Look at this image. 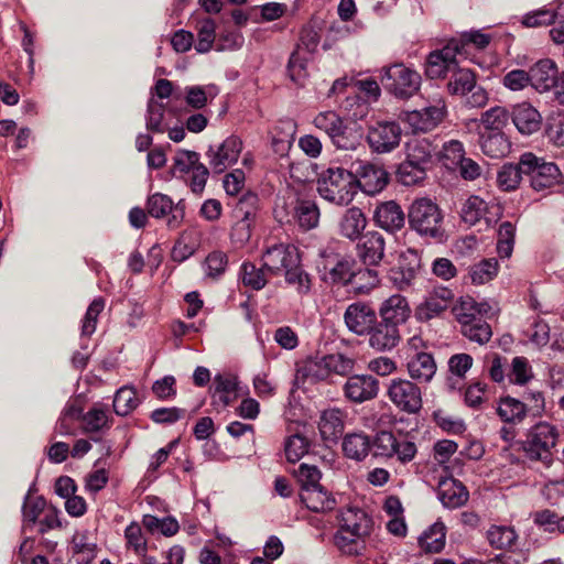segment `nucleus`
<instances>
[{"mask_svg":"<svg viewBox=\"0 0 564 564\" xmlns=\"http://www.w3.org/2000/svg\"><path fill=\"white\" fill-rule=\"evenodd\" d=\"M316 185L317 193L323 199L339 207L350 205L357 195L351 171L340 166L323 171Z\"/></svg>","mask_w":564,"mask_h":564,"instance_id":"1","label":"nucleus"},{"mask_svg":"<svg viewBox=\"0 0 564 564\" xmlns=\"http://www.w3.org/2000/svg\"><path fill=\"white\" fill-rule=\"evenodd\" d=\"M487 307L486 303H477L471 297H462L452 310L460 324L462 334L479 345L488 343L492 336L490 325L482 318Z\"/></svg>","mask_w":564,"mask_h":564,"instance_id":"2","label":"nucleus"},{"mask_svg":"<svg viewBox=\"0 0 564 564\" xmlns=\"http://www.w3.org/2000/svg\"><path fill=\"white\" fill-rule=\"evenodd\" d=\"M409 225L421 237L442 240L444 237L443 215L430 198H417L409 208Z\"/></svg>","mask_w":564,"mask_h":564,"instance_id":"3","label":"nucleus"},{"mask_svg":"<svg viewBox=\"0 0 564 564\" xmlns=\"http://www.w3.org/2000/svg\"><path fill=\"white\" fill-rule=\"evenodd\" d=\"M558 437L557 429L547 423L535 424L528 433L523 443L525 457L531 462H540L544 467L553 463V452Z\"/></svg>","mask_w":564,"mask_h":564,"instance_id":"4","label":"nucleus"},{"mask_svg":"<svg viewBox=\"0 0 564 564\" xmlns=\"http://www.w3.org/2000/svg\"><path fill=\"white\" fill-rule=\"evenodd\" d=\"M355 359L344 354H330L321 359L308 360L297 370L296 379L315 383L327 379L332 373L348 376L352 372Z\"/></svg>","mask_w":564,"mask_h":564,"instance_id":"5","label":"nucleus"},{"mask_svg":"<svg viewBox=\"0 0 564 564\" xmlns=\"http://www.w3.org/2000/svg\"><path fill=\"white\" fill-rule=\"evenodd\" d=\"M521 169L529 177L530 186L536 192L550 189L563 178L561 169L554 162H547L532 152L521 154Z\"/></svg>","mask_w":564,"mask_h":564,"instance_id":"6","label":"nucleus"},{"mask_svg":"<svg viewBox=\"0 0 564 564\" xmlns=\"http://www.w3.org/2000/svg\"><path fill=\"white\" fill-rule=\"evenodd\" d=\"M357 192L360 189L369 196L382 192L389 183V173L380 163L368 160H356L350 164Z\"/></svg>","mask_w":564,"mask_h":564,"instance_id":"7","label":"nucleus"},{"mask_svg":"<svg viewBox=\"0 0 564 564\" xmlns=\"http://www.w3.org/2000/svg\"><path fill=\"white\" fill-rule=\"evenodd\" d=\"M402 129L392 120H377L369 124L367 143L371 152L387 154L394 151L401 143Z\"/></svg>","mask_w":564,"mask_h":564,"instance_id":"8","label":"nucleus"},{"mask_svg":"<svg viewBox=\"0 0 564 564\" xmlns=\"http://www.w3.org/2000/svg\"><path fill=\"white\" fill-rule=\"evenodd\" d=\"M381 83L394 96L409 98L417 91L421 76L402 64H395L384 70Z\"/></svg>","mask_w":564,"mask_h":564,"instance_id":"9","label":"nucleus"},{"mask_svg":"<svg viewBox=\"0 0 564 564\" xmlns=\"http://www.w3.org/2000/svg\"><path fill=\"white\" fill-rule=\"evenodd\" d=\"M387 395L398 410L408 414H416L422 409V391L410 380L392 379Z\"/></svg>","mask_w":564,"mask_h":564,"instance_id":"10","label":"nucleus"},{"mask_svg":"<svg viewBox=\"0 0 564 564\" xmlns=\"http://www.w3.org/2000/svg\"><path fill=\"white\" fill-rule=\"evenodd\" d=\"M421 271V257L414 249L401 252L398 264L391 268L389 280L400 291H406L413 286Z\"/></svg>","mask_w":564,"mask_h":564,"instance_id":"11","label":"nucleus"},{"mask_svg":"<svg viewBox=\"0 0 564 564\" xmlns=\"http://www.w3.org/2000/svg\"><path fill=\"white\" fill-rule=\"evenodd\" d=\"M263 268L271 275H279L282 271L300 264L301 256L297 248L290 243H275L268 247L262 253Z\"/></svg>","mask_w":564,"mask_h":564,"instance_id":"12","label":"nucleus"},{"mask_svg":"<svg viewBox=\"0 0 564 564\" xmlns=\"http://www.w3.org/2000/svg\"><path fill=\"white\" fill-rule=\"evenodd\" d=\"M501 215V207L495 200L486 202L484 198L473 195L464 204L460 210L463 221L469 226L485 220L487 225L495 223Z\"/></svg>","mask_w":564,"mask_h":564,"instance_id":"13","label":"nucleus"},{"mask_svg":"<svg viewBox=\"0 0 564 564\" xmlns=\"http://www.w3.org/2000/svg\"><path fill=\"white\" fill-rule=\"evenodd\" d=\"M459 53V45L451 42L442 50L430 53L426 59L425 74L431 79L447 77L458 64L456 55Z\"/></svg>","mask_w":564,"mask_h":564,"instance_id":"14","label":"nucleus"},{"mask_svg":"<svg viewBox=\"0 0 564 564\" xmlns=\"http://www.w3.org/2000/svg\"><path fill=\"white\" fill-rule=\"evenodd\" d=\"M445 113L444 101L437 100L432 106L405 112L403 120L412 128L413 132H429L443 121Z\"/></svg>","mask_w":564,"mask_h":564,"instance_id":"15","label":"nucleus"},{"mask_svg":"<svg viewBox=\"0 0 564 564\" xmlns=\"http://www.w3.org/2000/svg\"><path fill=\"white\" fill-rule=\"evenodd\" d=\"M343 390L349 401L362 403L378 395L379 381L370 375H354L348 377Z\"/></svg>","mask_w":564,"mask_h":564,"instance_id":"16","label":"nucleus"},{"mask_svg":"<svg viewBox=\"0 0 564 564\" xmlns=\"http://www.w3.org/2000/svg\"><path fill=\"white\" fill-rule=\"evenodd\" d=\"M242 150V142L239 138L230 135L216 149L209 148L207 156L209 165L215 173L225 172L230 165L237 162Z\"/></svg>","mask_w":564,"mask_h":564,"instance_id":"17","label":"nucleus"},{"mask_svg":"<svg viewBox=\"0 0 564 564\" xmlns=\"http://www.w3.org/2000/svg\"><path fill=\"white\" fill-rule=\"evenodd\" d=\"M454 297L452 290L447 288H436L431 292L422 303L415 307V318L419 322H429L438 317L449 305Z\"/></svg>","mask_w":564,"mask_h":564,"instance_id":"18","label":"nucleus"},{"mask_svg":"<svg viewBox=\"0 0 564 564\" xmlns=\"http://www.w3.org/2000/svg\"><path fill=\"white\" fill-rule=\"evenodd\" d=\"M147 210L154 218L170 215L167 219L170 228L178 227L184 218V207L174 205L169 196L161 193H155L148 198Z\"/></svg>","mask_w":564,"mask_h":564,"instance_id":"19","label":"nucleus"},{"mask_svg":"<svg viewBox=\"0 0 564 564\" xmlns=\"http://www.w3.org/2000/svg\"><path fill=\"white\" fill-rule=\"evenodd\" d=\"M377 317L375 310L361 302L348 305L344 314L346 326L358 336L367 335Z\"/></svg>","mask_w":564,"mask_h":564,"instance_id":"20","label":"nucleus"},{"mask_svg":"<svg viewBox=\"0 0 564 564\" xmlns=\"http://www.w3.org/2000/svg\"><path fill=\"white\" fill-rule=\"evenodd\" d=\"M367 335L369 346L376 351L391 350L401 340L400 329L382 319H378V317Z\"/></svg>","mask_w":564,"mask_h":564,"instance_id":"21","label":"nucleus"},{"mask_svg":"<svg viewBox=\"0 0 564 564\" xmlns=\"http://www.w3.org/2000/svg\"><path fill=\"white\" fill-rule=\"evenodd\" d=\"M357 243V254L367 265H378L384 257L386 241L378 231H368Z\"/></svg>","mask_w":564,"mask_h":564,"instance_id":"22","label":"nucleus"},{"mask_svg":"<svg viewBox=\"0 0 564 564\" xmlns=\"http://www.w3.org/2000/svg\"><path fill=\"white\" fill-rule=\"evenodd\" d=\"M373 221L381 229L393 234L404 226L405 215L398 203L388 200L377 205Z\"/></svg>","mask_w":564,"mask_h":564,"instance_id":"23","label":"nucleus"},{"mask_svg":"<svg viewBox=\"0 0 564 564\" xmlns=\"http://www.w3.org/2000/svg\"><path fill=\"white\" fill-rule=\"evenodd\" d=\"M411 315V308L406 297L393 294L386 299L379 307L380 319L400 329Z\"/></svg>","mask_w":564,"mask_h":564,"instance_id":"24","label":"nucleus"},{"mask_svg":"<svg viewBox=\"0 0 564 564\" xmlns=\"http://www.w3.org/2000/svg\"><path fill=\"white\" fill-rule=\"evenodd\" d=\"M511 119L521 134L531 135L542 126V115L530 102H520L513 106Z\"/></svg>","mask_w":564,"mask_h":564,"instance_id":"25","label":"nucleus"},{"mask_svg":"<svg viewBox=\"0 0 564 564\" xmlns=\"http://www.w3.org/2000/svg\"><path fill=\"white\" fill-rule=\"evenodd\" d=\"M529 75L531 86L539 93H546L553 88L560 73L554 61L543 58L530 67Z\"/></svg>","mask_w":564,"mask_h":564,"instance_id":"26","label":"nucleus"},{"mask_svg":"<svg viewBox=\"0 0 564 564\" xmlns=\"http://www.w3.org/2000/svg\"><path fill=\"white\" fill-rule=\"evenodd\" d=\"M337 519L339 529L355 532L357 535L369 536L373 528L372 519L359 508L343 509Z\"/></svg>","mask_w":564,"mask_h":564,"instance_id":"27","label":"nucleus"},{"mask_svg":"<svg viewBox=\"0 0 564 564\" xmlns=\"http://www.w3.org/2000/svg\"><path fill=\"white\" fill-rule=\"evenodd\" d=\"M367 217L364 212L352 206L347 208L338 221V234L350 241L358 240L367 227Z\"/></svg>","mask_w":564,"mask_h":564,"instance_id":"28","label":"nucleus"},{"mask_svg":"<svg viewBox=\"0 0 564 564\" xmlns=\"http://www.w3.org/2000/svg\"><path fill=\"white\" fill-rule=\"evenodd\" d=\"M438 498L445 508L456 509L468 501L469 492L460 481L446 478L438 484Z\"/></svg>","mask_w":564,"mask_h":564,"instance_id":"29","label":"nucleus"},{"mask_svg":"<svg viewBox=\"0 0 564 564\" xmlns=\"http://www.w3.org/2000/svg\"><path fill=\"white\" fill-rule=\"evenodd\" d=\"M319 208L315 200L297 198L292 203V219L304 230L317 227Z\"/></svg>","mask_w":564,"mask_h":564,"instance_id":"30","label":"nucleus"},{"mask_svg":"<svg viewBox=\"0 0 564 564\" xmlns=\"http://www.w3.org/2000/svg\"><path fill=\"white\" fill-rule=\"evenodd\" d=\"M300 498L310 510L315 512L330 511L337 503L333 494L327 491L322 485L301 490Z\"/></svg>","mask_w":564,"mask_h":564,"instance_id":"31","label":"nucleus"},{"mask_svg":"<svg viewBox=\"0 0 564 564\" xmlns=\"http://www.w3.org/2000/svg\"><path fill=\"white\" fill-rule=\"evenodd\" d=\"M318 429L325 442L336 443L344 432L343 413L336 409L324 411L321 415Z\"/></svg>","mask_w":564,"mask_h":564,"instance_id":"32","label":"nucleus"},{"mask_svg":"<svg viewBox=\"0 0 564 564\" xmlns=\"http://www.w3.org/2000/svg\"><path fill=\"white\" fill-rule=\"evenodd\" d=\"M411 378L421 382H429L436 372V364L431 354L416 352L408 362Z\"/></svg>","mask_w":564,"mask_h":564,"instance_id":"33","label":"nucleus"},{"mask_svg":"<svg viewBox=\"0 0 564 564\" xmlns=\"http://www.w3.org/2000/svg\"><path fill=\"white\" fill-rule=\"evenodd\" d=\"M527 413V404L509 395L501 398L497 406V414L499 417L503 422L510 424L521 423L525 419Z\"/></svg>","mask_w":564,"mask_h":564,"instance_id":"34","label":"nucleus"},{"mask_svg":"<svg viewBox=\"0 0 564 564\" xmlns=\"http://www.w3.org/2000/svg\"><path fill=\"white\" fill-rule=\"evenodd\" d=\"M448 76L447 88L452 95L464 96L476 88L475 73L468 68L460 67L458 64Z\"/></svg>","mask_w":564,"mask_h":564,"instance_id":"35","label":"nucleus"},{"mask_svg":"<svg viewBox=\"0 0 564 564\" xmlns=\"http://www.w3.org/2000/svg\"><path fill=\"white\" fill-rule=\"evenodd\" d=\"M237 380L231 375H217L212 386V397L224 406L237 398Z\"/></svg>","mask_w":564,"mask_h":564,"instance_id":"36","label":"nucleus"},{"mask_svg":"<svg viewBox=\"0 0 564 564\" xmlns=\"http://www.w3.org/2000/svg\"><path fill=\"white\" fill-rule=\"evenodd\" d=\"M435 147L427 139H413L406 143V159L414 165L429 169Z\"/></svg>","mask_w":564,"mask_h":564,"instance_id":"37","label":"nucleus"},{"mask_svg":"<svg viewBox=\"0 0 564 564\" xmlns=\"http://www.w3.org/2000/svg\"><path fill=\"white\" fill-rule=\"evenodd\" d=\"M479 143L482 153L489 158H503L510 151V142L501 132L482 133Z\"/></svg>","mask_w":564,"mask_h":564,"instance_id":"38","label":"nucleus"},{"mask_svg":"<svg viewBox=\"0 0 564 564\" xmlns=\"http://www.w3.org/2000/svg\"><path fill=\"white\" fill-rule=\"evenodd\" d=\"M446 528L441 521H436L419 538L421 549L427 553H438L445 546Z\"/></svg>","mask_w":564,"mask_h":564,"instance_id":"39","label":"nucleus"},{"mask_svg":"<svg viewBox=\"0 0 564 564\" xmlns=\"http://www.w3.org/2000/svg\"><path fill=\"white\" fill-rule=\"evenodd\" d=\"M275 131L271 140V147L276 154L284 156L293 144L296 124L293 120H284L280 122Z\"/></svg>","mask_w":564,"mask_h":564,"instance_id":"40","label":"nucleus"},{"mask_svg":"<svg viewBox=\"0 0 564 564\" xmlns=\"http://www.w3.org/2000/svg\"><path fill=\"white\" fill-rule=\"evenodd\" d=\"M371 449V441L364 433H352L345 436L343 451L351 459L362 460Z\"/></svg>","mask_w":564,"mask_h":564,"instance_id":"41","label":"nucleus"},{"mask_svg":"<svg viewBox=\"0 0 564 564\" xmlns=\"http://www.w3.org/2000/svg\"><path fill=\"white\" fill-rule=\"evenodd\" d=\"M366 538L367 536L365 535H357L355 532L338 528L334 535V543L341 553L347 555H358L366 547Z\"/></svg>","mask_w":564,"mask_h":564,"instance_id":"42","label":"nucleus"},{"mask_svg":"<svg viewBox=\"0 0 564 564\" xmlns=\"http://www.w3.org/2000/svg\"><path fill=\"white\" fill-rule=\"evenodd\" d=\"M521 156L517 164H505L497 173V185L505 192L514 191L519 187L524 172L521 171Z\"/></svg>","mask_w":564,"mask_h":564,"instance_id":"43","label":"nucleus"},{"mask_svg":"<svg viewBox=\"0 0 564 564\" xmlns=\"http://www.w3.org/2000/svg\"><path fill=\"white\" fill-rule=\"evenodd\" d=\"M487 540L497 550H510L517 541V533L511 527L491 525L487 531Z\"/></svg>","mask_w":564,"mask_h":564,"instance_id":"44","label":"nucleus"},{"mask_svg":"<svg viewBox=\"0 0 564 564\" xmlns=\"http://www.w3.org/2000/svg\"><path fill=\"white\" fill-rule=\"evenodd\" d=\"M268 273L269 272L263 268V265L258 268L252 262L242 263L240 269L242 284L256 291L262 290L267 285Z\"/></svg>","mask_w":564,"mask_h":564,"instance_id":"45","label":"nucleus"},{"mask_svg":"<svg viewBox=\"0 0 564 564\" xmlns=\"http://www.w3.org/2000/svg\"><path fill=\"white\" fill-rule=\"evenodd\" d=\"M563 11L564 2L554 12L546 9L535 10L527 13L522 18V24L527 28H539L543 25H550L556 22V19H561L563 17Z\"/></svg>","mask_w":564,"mask_h":564,"instance_id":"46","label":"nucleus"},{"mask_svg":"<svg viewBox=\"0 0 564 564\" xmlns=\"http://www.w3.org/2000/svg\"><path fill=\"white\" fill-rule=\"evenodd\" d=\"M139 404L137 392L133 388L123 387L119 389L113 399V410L118 415H127Z\"/></svg>","mask_w":564,"mask_h":564,"instance_id":"47","label":"nucleus"},{"mask_svg":"<svg viewBox=\"0 0 564 564\" xmlns=\"http://www.w3.org/2000/svg\"><path fill=\"white\" fill-rule=\"evenodd\" d=\"M258 196L253 193L242 195L234 208L235 218L252 223L258 212Z\"/></svg>","mask_w":564,"mask_h":564,"instance_id":"48","label":"nucleus"},{"mask_svg":"<svg viewBox=\"0 0 564 564\" xmlns=\"http://www.w3.org/2000/svg\"><path fill=\"white\" fill-rule=\"evenodd\" d=\"M498 272V261L494 258L485 259L470 269V279L474 284H485L491 281Z\"/></svg>","mask_w":564,"mask_h":564,"instance_id":"49","label":"nucleus"},{"mask_svg":"<svg viewBox=\"0 0 564 564\" xmlns=\"http://www.w3.org/2000/svg\"><path fill=\"white\" fill-rule=\"evenodd\" d=\"M285 282L293 286L300 295H306L311 291L312 281L307 272L300 264L286 270L284 273Z\"/></svg>","mask_w":564,"mask_h":564,"instance_id":"50","label":"nucleus"},{"mask_svg":"<svg viewBox=\"0 0 564 564\" xmlns=\"http://www.w3.org/2000/svg\"><path fill=\"white\" fill-rule=\"evenodd\" d=\"M378 284V271L375 269L365 268L355 272L351 286L357 293L366 294Z\"/></svg>","mask_w":564,"mask_h":564,"instance_id":"51","label":"nucleus"},{"mask_svg":"<svg viewBox=\"0 0 564 564\" xmlns=\"http://www.w3.org/2000/svg\"><path fill=\"white\" fill-rule=\"evenodd\" d=\"M216 25L212 19H204L199 22L197 29V43L195 50L198 53H207L213 47L215 41Z\"/></svg>","mask_w":564,"mask_h":564,"instance_id":"52","label":"nucleus"},{"mask_svg":"<svg viewBox=\"0 0 564 564\" xmlns=\"http://www.w3.org/2000/svg\"><path fill=\"white\" fill-rule=\"evenodd\" d=\"M509 112L506 108L496 106L481 115L480 122L491 131L499 132L508 122Z\"/></svg>","mask_w":564,"mask_h":564,"instance_id":"53","label":"nucleus"},{"mask_svg":"<svg viewBox=\"0 0 564 564\" xmlns=\"http://www.w3.org/2000/svg\"><path fill=\"white\" fill-rule=\"evenodd\" d=\"M199 162V154L195 151L180 150L174 156L173 172L181 177L195 170Z\"/></svg>","mask_w":564,"mask_h":564,"instance_id":"54","label":"nucleus"},{"mask_svg":"<svg viewBox=\"0 0 564 564\" xmlns=\"http://www.w3.org/2000/svg\"><path fill=\"white\" fill-rule=\"evenodd\" d=\"M332 142L341 150H356L360 145L361 133L343 124L332 138Z\"/></svg>","mask_w":564,"mask_h":564,"instance_id":"55","label":"nucleus"},{"mask_svg":"<svg viewBox=\"0 0 564 564\" xmlns=\"http://www.w3.org/2000/svg\"><path fill=\"white\" fill-rule=\"evenodd\" d=\"M82 422L85 433H95L108 426V415L104 409L94 406L83 415Z\"/></svg>","mask_w":564,"mask_h":564,"instance_id":"56","label":"nucleus"},{"mask_svg":"<svg viewBox=\"0 0 564 564\" xmlns=\"http://www.w3.org/2000/svg\"><path fill=\"white\" fill-rule=\"evenodd\" d=\"M516 228L510 221H505L498 230L497 250L501 258L511 256L514 243Z\"/></svg>","mask_w":564,"mask_h":564,"instance_id":"57","label":"nucleus"},{"mask_svg":"<svg viewBox=\"0 0 564 564\" xmlns=\"http://www.w3.org/2000/svg\"><path fill=\"white\" fill-rule=\"evenodd\" d=\"M426 170V167L414 165L409 160H405L399 166L398 177L406 186L414 185L425 178Z\"/></svg>","mask_w":564,"mask_h":564,"instance_id":"58","label":"nucleus"},{"mask_svg":"<svg viewBox=\"0 0 564 564\" xmlns=\"http://www.w3.org/2000/svg\"><path fill=\"white\" fill-rule=\"evenodd\" d=\"M314 126L324 131L329 138L341 129L344 124L341 118L335 111L319 112L313 121Z\"/></svg>","mask_w":564,"mask_h":564,"instance_id":"59","label":"nucleus"},{"mask_svg":"<svg viewBox=\"0 0 564 564\" xmlns=\"http://www.w3.org/2000/svg\"><path fill=\"white\" fill-rule=\"evenodd\" d=\"M395 435L388 431L379 432L371 442V449L377 457L392 458Z\"/></svg>","mask_w":564,"mask_h":564,"instance_id":"60","label":"nucleus"},{"mask_svg":"<svg viewBox=\"0 0 564 564\" xmlns=\"http://www.w3.org/2000/svg\"><path fill=\"white\" fill-rule=\"evenodd\" d=\"M533 377L532 368L525 357H514L511 362L509 379L516 384L523 386Z\"/></svg>","mask_w":564,"mask_h":564,"instance_id":"61","label":"nucleus"},{"mask_svg":"<svg viewBox=\"0 0 564 564\" xmlns=\"http://www.w3.org/2000/svg\"><path fill=\"white\" fill-rule=\"evenodd\" d=\"M310 442L306 437L300 434L290 436L285 443V456L289 462H299L307 452Z\"/></svg>","mask_w":564,"mask_h":564,"instance_id":"62","label":"nucleus"},{"mask_svg":"<svg viewBox=\"0 0 564 564\" xmlns=\"http://www.w3.org/2000/svg\"><path fill=\"white\" fill-rule=\"evenodd\" d=\"M105 307V301L101 297L95 299L87 308L85 314L83 325H82V335L90 336L96 330L97 319L99 314L102 312Z\"/></svg>","mask_w":564,"mask_h":564,"instance_id":"63","label":"nucleus"},{"mask_svg":"<svg viewBox=\"0 0 564 564\" xmlns=\"http://www.w3.org/2000/svg\"><path fill=\"white\" fill-rule=\"evenodd\" d=\"M464 147L462 142L452 140L443 147V162L447 169L456 170L458 164L465 159Z\"/></svg>","mask_w":564,"mask_h":564,"instance_id":"64","label":"nucleus"}]
</instances>
